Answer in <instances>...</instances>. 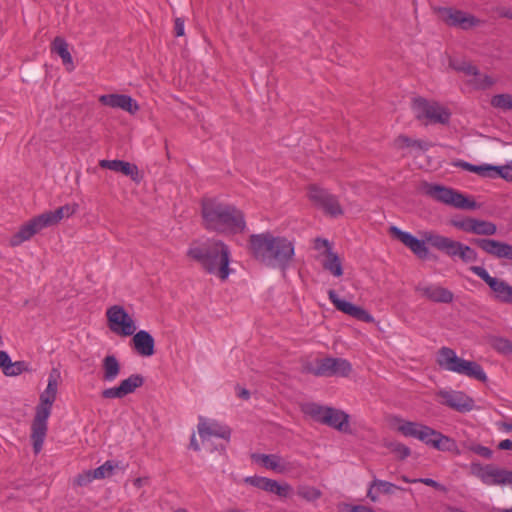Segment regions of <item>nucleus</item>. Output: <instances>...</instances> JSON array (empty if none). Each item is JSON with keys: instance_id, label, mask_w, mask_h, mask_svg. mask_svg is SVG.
<instances>
[{"instance_id": "5fc2aeb1", "label": "nucleus", "mask_w": 512, "mask_h": 512, "mask_svg": "<svg viewBox=\"0 0 512 512\" xmlns=\"http://www.w3.org/2000/svg\"><path fill=\"white\" fill-rule=\"evenodd\" d=\"M415 481H418V483H423L427 486L433 487V488L441 490V491L446 490V488L443 485H441L440 483H438L437 481H435L431 478H418V479H415Z\"/></svg>"}, {"instance_id": "1a4fd4ad", "label": "nucleus", "mask_w": 512, "mask_h": 512, "mask_svg": "<svg viewBox=\"0 0 512 512\" xmlns=\"http://www.w3.org/2000/svg\"><path fill=\"white\" fill-rule=\"evenodd\" d=\"M427 194L433 199L455 208L472 210L477 207L475 201H471L462 193L445 186L431 185L427 189Z\"/></svg>"}, {"instance_id": "7c9ffc66", "label": "nucleus", "mask_w": 512, "mask_h": 512, "mask_svg": "<svg viewBox=\"0 0 512 512\" xmlns=\"http://www.w3.org/2000/svg\"><path fill=\"white\" fill-rule=\"evenodd\" d=\"M99 166L111 171L120 172L129 176L133 181H139V170L135 164L122 160H101Z\"/></svg>"}, {"instance_id": "aec40b11", "label": "nucleus", "mask_w": 512, "mask_h": 512, "mask_svg": "<svg viewBox=\"0 0 512 512\" xmlns=\"http://www.w3.org/2000/svg\"><path fill=\"white\" fill-rule=\"evenodd\" d=\"M424 238L435 249L444 252L451 258H456L460 254L461 242L449 237L442 236L433 231L424 232Z\"/></svg>"}, {"instance_id": "4be33fe9", "label": "nucleus", "mask_w": 512, "mask_h": 512, "mask_svg": "<svg viewBox=\"0 0 512 512\" xmlns=\"http://www.w3.org/2000/svg\"><path fill=\"white\" fill-rule=\"evenodd\" d=\"M51 413L47 410H36L35 417L31 426V439L33 442V450L38 454L43 447V443L47 434V421Z\"/></svg>"}, {"instance_id": "338daca9", "label": "nucleus", "mask_w": 512, "mask_h": 512, "mask_svg": "<svg viewBox=\"0 0 512 512\" xmlns=\"http://www.w3.org/2000/svg\"><path fill=\"white\" fill-rule=\"evenodd\" d=\"M447 512H466V511H464L463 509L458 508V507L449 506V507H447Z\"/></svg>"}, {"instance_id": "f257e3e1", "label": "nucleus", "mask_w": 512, "mask_h": 512, "mask_svg": "<svg viewBox=\"0 0 512 512\" xmlns=\"http://www.w3.org/2000/svg\"><path fill=\"white\" fill-rule=\"evenodd\" d=\"M249 243L254 257L268 266L285 269L295 253L292 241L269 232L251 235Z\"/></svg>"}, {"instance_id": "b1692460", "label": "nucleus", "mask_w": 512, "mask_h": 512, "mask_svg": "<svg viewBox=\"0 0 512 512\" xmlns=\"http://www.w3.org/2000/svg\"><path fill=\"white\" fill-rule=\"evenodd\" d=\"M99 102L111 108L122 109L129 114L134 115L139 110L138 103L129 95L125 94H105L99 97Z\"/></svg>"}, {"instance_id": "e2e57ef3", "label": "nucleus", "mask_w": 512, "mask_h": 512, "mask_svg": "<svg viewBox=\"0 0 512 512\" xmlns=\"http://www.w3.org/2000/svg\"><path fill=\"white\" fill-rule=\"evenodd\" d=\"M147 478H136L134 481H133V484L135 487L137 488H141L144 484L147 483Z\"/></svg>"}, {"instance_id": "a878e982", "label": "nucleus", "mask_w": 512, "mask_h": 512, "mask_svg": "<svg viewBox=\"0 0 512 512\" xmlns=\"http://www.w3.org/2000/svg\"><path fill=\"white\" fill-rule=\"evenodd\" d=\"M325 247L326 259L322 262L323 268L329 271L333 276L340 277L343 275L342 263L336 253L332 251V248L326 239H317L315 243L316 249Z\"/></svg>"}, {"instance_id": "052dcab7", "label": "nucleus", "mask_w": 512, "mask_h": 512, "mask_svg": "<svg viewBox=\"0 0 512 512\" xmlns=\"http://www.w3.org/2000/svg\"><path fill=\"white\" fill-rule=\"evenodd\" d=\"M237 395L238 397L247 400L250 397V392L245 388H239Z\"/></svg>"}, {"instance_id": "cd10ccee", "label": "nucleus", "mask_w": 512, "mask_h": 512, "mask_svg": "<svg viewBox=\"0 0 512 512\" xmlns=\"http://www.w3.org/2000/svg\"><path fill=\"white\" fill-rule=\"evenodd\" d=\"M59 373L57 370H53L48 378V384L44 392L40 395V403L36 407V410H47L51 413L52 405L56 399L57 388H58Z\"/></svg>"}, {"instance_id": "f8f14e48", "label": "nucleus", "mask_w": 512, "mask_h": 512, "mask_svg": "<svg viewBox=\"0 0 512 512\" xmlns=\"http://www.w3.org/2000/svg\"><path fill=\"white\" fill-rule=\"evenodd\" d=\"M508 471L492 464L473 462L470 465L471 474L487 486H506Z\"/></svg>"}, {"instance_id": "6e6d98bb", "label": "nucleus", "mask_w": 512, "mask_h": 512, "mask_svg": "<svg viewBox=\"0 0 512 512\" xmlns=\"http://www.w3.org/2000/svg\"><path fill=\"white\" fill-rule=\"evenodd\" d=\"M11 362L12 361L8 353L6 351H0V368L2 369L3 373H5Z\"/></svg>"}, {"instance_id": "ddd939ff", "label": "nucleus", "mask_w": 512, "mask_h": 512, "mask_svg": "<svg viewBox=\"0 0 512 512\" xmlns=\"http://www.w3.org/2000/svg\"><path fill=\"white\" fill-rule=\"evenodd\" d=\"M308 197L315 206L321 208L330 216L337 217L343 214V209L337 197L325 189L312 185L309 187Z\"/></svg>"}, {"instance_id": "72a5a7b5", "label": "nucleus", "mask_w": 512, "mask_h": 512, "mask_svg": "<svg viewBox=\"0 0 512 512\" xmlns=\"http://www.w3.org/2000/svg\"><path fill=\"white\" fill-rule=\"evenodd\" d=\"M102 380L104 382H113L117 379L121 371L119 360L114 355H106L102 360Z\"/></svg>"}, {"instance_id": "6e6552de", "label": "nucleus", "mask_w": 512, "mask_h": 512, "mask_svg": "<svg viewBox=\"0 0 512 512\" xmlns=\"http://www.w3.org/2000/svg\"><path fill=\"white\" fill-rule=\"evenodd\" d=\"M106 317L109 329L121 337L132 336L137 329L132 316L120 305L109 307Z\"/></svg>"}, {"instance_id": "680f3d73", "label": "nucleus", "mask_w": 512, "mask_h": 512, "mask_svg": "<svg viewBox=\"0 0 512 512\" xmlns=\"http://www.w3.org/2000/svg\"><path fill=\"white\" fill-rule=\"evenodd\" d=\"M455 166L462 168L463 170L469 171L471 163L463 161V160H459L458 162L455 163Z\"/></svg>"}, {"instance_id": "2f4dec72", "label": "nucleus", "mask_w": 512, "mask_h": 512, "mask_svg": "<svg viewBox=\"0 0 512 512\" xmlns=\"http://www.w3.org/2000/svg\"><path fill=\"white\" fill-rule=\"evenodd\" d=\"M251 458L254 462L277 473H285L288 470V466L285 461L277 454L255 453L252 454Z\"/></svg>"}, {"instance_id": "ea45409f", "label": "nucleus", "mask_w": 512, "mask_h": 512, "mask_svg": "<svg viewBox=\"0 0 512 512\" xmlns=\"http://www.w3.org/2000/svg\"><path fill=\"white\" fill-rule=\"evenodd\" d=\"M495 80L487 74H482L477 71V75H474L470 80L469 84L477 90H485L494 85Z\"/></svg>"}, {"instance_id": "7ed1b4c3", "label": "nucleus", "mask_w": 512, "mask_h": 512, "mask_svg": "<svg viewBox=\"0 0 512 512\" xmlns=\"http://www.w3.org/2000/svg\"><path fill=\"white\" fill-rule=\"evenodd\" d=\"M187 256L200 263L208 273L225 281L233 270L229 267L230 250L222 241L209 240L201 244H192Z\"/></svg>"}, {"instance_id": "a19ab883", "label": "nucleus", "mask_w": 512, "mask_h": 512, "mask_svg": "<svg viewBox=\"0 0 512 512\" xmlns=\"http://www.w3.org/2000/svg\"><path fill=\"white\" fill-rule=\"evenodd\" d=\"M491 105L504 112L512 110V94H497L491 98Z\"/></svg>"}, {"instance_id": "f3484780", "label": "nucleus", "mask_w": 512, "mask_h": 512, "mask_svg": "<svg viewBox=\"0 0 512 512\" xmlns=\"http://www.w3.org/2000/svg\"><path fill=\"white\" fill-rule=\"evenodd\" d=\"M245 482L259 488L263 491L276 494L279 497L287 498L292 493V486L286 482L279 483L276 480L261 477V476H250L245 479Z\"/></svg>"}, {"instance_id": "5701e85b", "label": "nucleus", "mask_w": 512, "mask_h": 512, "mask_svg": "<svg viewBox=\"0 0 512 512\" xmlns=\"http://www.w3.org/2000/svg\"><path fill=\"white\" fill-rule=\"evenodd\" d=\"M47 228L40 215L30 219L28 222L23 224L19 230L11 236L9 244L12 247L20 246L22 243L30 240L38 232Z\"/></svg>"}, {"instance_id": "58836bf2", "label": "nucleus", "mask_w": 512, "mask_h": 512, "mask_svg": "<svg viewBox=\"0 0 512 512\" xmlns=\"http://www.w3.org/2000/svg\"><path fill=\"white\" fill-rule=\"evenodd\" d=\"M296 494L308 503L314 504L322 497V491L314 486L302 484L297 487Z\"/></svg>"}, {"instance_id": "8fccbe9b", "label": "nucleus", "mask_w": 512, "mask_h": 512, "mask_svg": "<svg viewBox=\"0 0 512 512\" xmlns=\"http://www.w3.org/2000/svg\"><path fill=\"white\" fill-rule=\"evenodd\" d=\"M94 472L93 470H86L82 473L78 474L77 477L74 480V483L78 486H87L90 484L93 480H96V478L93 476Z\"/></svg>"}, {"instance_id": "c756f323", "label": "nucleus", "mask_w": 512, "mask_h": 512, "mask_svg": "<svg viewBox=\"0 0 512 512\" xmlns=\"http://www.w3.org/2000/svg\"><path fill=\"white\" fill-rule=\"evenodd\" d=\"M77 210L78 204L72 203L61 206L57 208L55 211H46L40 214V216L44 222V225H46V227H50L58 224L64 218H69L70 216L75 214Z\"/></svg>"}, {"instance_id": "4d7b16f0", "label": "nucleus", "mask_w": 512, "mask_h": 512, "mask_svg": "<svg viewBox=\"0 0 512 512\" xmlns=\"http://www.w3.org/2000/svg\"><path fill=\"white\" fill-rule=\"evenodd\" d=\"M175 36L180 37L184 35V21L181 18H176L174 23Z\"/></svg>"}, {"instance_id": "412c9836", "label": "nucleus", "mask_w": 512, "mask_h": 512, "mask_svg": "<svg viewBox=\"0 0 512 512\" xmlns=\"http://www.w3.org/2000/svg\"><path fill=\"white\" fill-rule=\"evenodd\" d=\"M473 244L495 258L512 260L511 244L490 238H476Z\"/></svg>"}, {"instance_id": "37998d69", "label": "nucleus", "mask_w": 512, "mask_h": 512, "mask_svg": "<svg viewBox=\"0 0 512 512\" xmlns=\"http://www.w3.org/2000/svg\"><path fill=\"white\" fill-rule=\"evenodd\" d=\"M450 66L454 70H456L458 72H462L465 75L470 76L471 78L474 75H477L478 68L475 65H473L471 62H468L465 60H461V61L451 60Z\"/></svg>"}, {"instance_id": "774afa93", "label": "nucleus", "mask_w": 512, "mask_h": 512, "mask_svg": "<svg viewBox=\"0 0 512 512\" xmlns=\"http://www.w3.org/2000/svg\"><path fill=\"white\" fill-rule=\"evenodd\" d=\"M506 485L512 487V471H508Z\"/></svg>"}, {"instance_id": "603ef678", "label": "nucleus", "mask_w": 512, "mask_h": 512, "mask_svg": "<svg viewBox=\"0 0 512 512\" xmlns=\"http://www.w3.org/2000/svg\"><path fill=\"white\" fill-rule=\"evenodd\" d=\"M467 448L485 459H490L493 455V452L490 448L480 444L472 443Z\"/></svg>"}, {"instance_id": "a18cd8bd", "label": "nucleus", "mask_w": 512, "mask_h": 512, "mask_svg": "<svg viewBox=\"0 0 512 512\" xmlns=\"http://www.w3.org/2000/svg\"><path fill=\"white\" fill-rule=\"evenodd\" d=\"M493 170H496L494 165L483 164L474 165L471 164L469 172L476 173L482 177L494 178Z\"/></svg>"}, {"instance_id": "de8ad7c7", "label": "nucleus", "mask_w": 512, "mask_h": 512, "mask_svg": "<svg viewBox=\"0 0 512 512\" xmlns=\"http://www.w3.org/2000/svg\"><path fill=\"white\" fill-rule=\"evenodd\" d=\"M371 487H378L382 493L384 494H391L393 493L394 489L403 490V488L396 486L395 484L385 481V480H379L374 479L371 482Z\"/></svg>"}, {"instance_id": "0e129e2a", "label": "nucleus", "mask_w": 512, "mask_h": 512, "mask_svg": "<svg viewBox=\"0 0 512 512\" xmlns=\"http://www.w3.org/2000/svg\"><path fill=\"white\" fill-rule=\"evenodd\" d=\"M373 488L374 487H371V484H370L368 492H367V497L370 498L371 501L376 502L378 500V496L373 493Z\"/></svg>"}, {"instance_id": "49530a36", "label": "nucleus", "mask_w": 512, "mask_h": 512, "mask_svg": "<svg viewBox=\"0 0 512 512\" xmlns=\"http://www.w3.org/2000/svg\"><path fill=\"white\" fill-rule=\"evenodd\" d=\"M388 448L390 449L391 452L395 453L397 457L401 460L409 457L411 454L410 448L400 442H392L388 445Z\"/></svg>"}, {"instance_id": "473e14b6", "label": "nucleus", "mask_w": 512, "mask_h": 512, "mask_svg": "<svg viewBox=\"0 0 512 512\" xmlns=\"http://www.w3.org/2000/svg\"><path fill=\"white\" fill-rule=\"evenodd\" d=\"M348 422V414H346L343 411L329 407L322 423L330 427H333L339 431H347Z\"/></svg>"}, {"instance_id": "a211bd4d", "label": "nucleus", "mask_w": 512, "mask_h": 512, "mask_svg": "<svg viewBox=\"0 0 512 512\" xmlns=\"http://www.w3.org/2000/svg\"><path fill=\"white\" fill-rule=\"evenodd\" d=\"M452 224L464 232L476 235L492 236L497 232V226L493 222L476 218L468 217L462 220H454Z\"/></svg>"}, {"instance_id": "bf43d9fd", "label": "nucleus", "mask_w": 512, "mask_h": 512, "mask_svg": "<svg viewBox=\"0 0 512 512\" xmlns=\"http://www.w3.org/2000/svg\"><path fill=\"white\" fill-rule=\"evenodd\" d=\"M498 448L500 450H512V440L510 439H504L499 442Z\"/></svg>"}, {"instance_id": "f704fd0d", "label": "nucleus", "mask_w": 512, "mask_h": 512, "mask_svg": "<svg viewBox=\"0 0 512 512\" xmlns=\"http://www.w3.org/2000/svg\"><path fill=\"white\" fill-rule=\"evenodd\" d=\"M394 145L398 149L413 148L419 151H427L431 147V143L425 140L412 139L405 135L397 137L394 141Z\"/></svg>"}, {"instance_id": "9d476101", "label": "nucleus", "mask_w": 512, "mask_h": 512, "mask_svg": "<svg viewBox=\"0 0 512 512\" xmlns=\"http://www.w3.org/2000/svg\"><path fill=\"white\" fill-rule=\"evenodd\" d=\"M470 271L489 286L497 301L512 304V286L506 281L492 277L482 266H471Z\"/></svg>"}, {"instance_id": "2eb2a0df", "label": "nucleus", "mask_w": 512, "mask_h": 512, "mask_svg": "<svg viewBox=\"0 0 512 512\" xmlns=\"http://www.w3.org/2000/svg\"><path fill=\"white\" fill-rule=\"evenodd\" d=\"M328 298L335 308L342 313L365 323L374 322V317L367 310L341 299L334 290L331 289L328 291Z\"/></svg>"}, {"instance_id": "4c0bfd02", "label": "nucleus", "mask_w": 512, "mask_h": 512, "mask_svg": "<svg viewBox=\"0 0 512 512\" xmlns=\"http://www.w3.org/2000/svg\"><path fill=\"white\" fill-rule=\"evenodd\" d=\"M490 346L499 354L504 356L512 355V341L502 336H491Z\"/></svg>"}, {"instance_id": "9b49d317", "label": "nucleus", "mask_w": 512, "mask_h": 512, "mask_svg": "<svg viewBox=\"0 0 512 512\" xmlns=\"http://www.w3.org/2000/svg\"><path fill=\"white\" fill-rule=\"evenodd\" d=\"M435 12L448 26L468 30L480 24V20L472 14L453 7H438Z\"/></svg>"}, {"instance_id": "dca6fc26", "label": "nucleus", "mask_w": 512, "mask_h": 512, "mask_svg": "<svg viewBox=\"0 0 512 512\" xmlns=\"http://www.w3.org/2000/svg\"><path fill=\"white\" fill-rule=\"evenodd\" d=\"M144 384V378L140 374H131L128 378L120 381L119 385L104 389L101 396L104 399H121L136 391Z\"/></svg>"}, {"instance_id": "6ab92c4d", "label": "nucleus", "mask_w": 512, "mask_h": 512, "mask_svg": "<svg viewBox=\"0 0 512 512\" xmlns=\"http://www.w3.org/2000/svg\"><path fill=\"white\" fill-rule=\"evenodd\" d=\"M391 233L400 240L407 248H409L418 258L427 259L429 250L426 246L428 243L425 238L418 239L409 232L402 231L396 226L390 228ZM424 237V233L422 234Z\"/></svg>"}, {"instance_id": "69168bd1", "label": "nucleus", "mask_w": 512, "mask_h": 512, "mask_svg": "<svg viewBox=\"0 0 512 512\" xmlns=\"http://www.w3.org/2000/svg\"><path fill=\"white\" fill-rule=\"evenodd\" d=\"M190 446L195 450V451H199L200 450V447L196 441V438H195V435H192L191 437V441H190Z\"/></svg>"}, {"instance_id": "20e7f679", "label": "nucleus", "mask_w": 512, "mask_h": 512, "mask_svg": "<svg viewBox=\"0 0 512 512\" xmlns=\"http://www.w3.org/2000/svg\"><path fill=\"white\" fill-rule=\"evenodd\" d=\"M395 429L405 437L415 438L442 452L459 455L461 452L456 441L425 424L395 418Z\"/></svg>"}, {"instance_id": "c9c22d12", "label": "nucleus", "mask_w": 512, "mask_h": 512, "mask_svg": "<svg viewBox=\"0 0 512 512\" xmlns=\"http://www.w3.org/2000/svg\"><path fill=\"white\" fill-rule=\"evenodd\" d=\"M51 50L61 57L64 65L70 66V68H68L69 70L74 68L73 59L68 50V44L63 38L56 37L52 42Z\"/></svg>"}, {"instance_id": "13d9d810", "label": "nucleus", "mask_w": 512, "mask_h": 512, "mask_svg": "<svg viewBox=\"0 0 512 512\" xmlns=\"http://www.w3.org/2000/svg\"><path fill=\"white\" fill-rule=\"evenodd\" d=\"M350 512H374L372 508L363 505H354L350 507Z\"/></svg>"}, {"instance_id": "393cba45", "label": "nucleus", "mask_w": 512, "mask_h": 512, "mask_svg": "<svg viewBox=\"0 0 512 512\" xmlns=\"http://www.w3.org/2000/svg\"><path fill=\"white\" fill-rule=\"evenodd\" d=\"M198 433L203 441L208 440L211 437L229 439L231 435V431L227 426L222 425L217 421L206 420L203 418H200Z\"/></svg>"}, {"instance_id": "39448f33", "label": "nucleus", "mask_w": 512, "mask_h": 512, "mask_svg": "<svg viewBox=\"0 0 512 512\" xmlns=\"http://www.w3.org/2000/svg\"><path fill=\"white\" fill-rule=\"evenodd\" d=\"M437 364L444 370L464 375L480 382L487 381V375L481 365L474 361L458 357L456 352L451 348L442 347L439 349Z\"/></svg>"}, {"instance_id": "79ce46f5", "label": "nucleus", "mask_w": 512, "mask_h": 512, "mask_svg": "<svg viewBox=\"0 0 512 512\" xmlns=\"http://www.w3.org/2000/svg\"><path fill=\"white\" fill-rule=\"evenodd\" d=\"M450 66L454 70H456L458 72H462L465 75L470 76L471 78L474 75H477L478 68L475 65H473L471 62H468L465 60H461V61L451 60Z\"/></svg>"}, {"instance_id": "c85d7f7f", "label": "nucleus", "mask_w": 512, "mask_h": 512, "mask_svg": "<svg viewBox=\"0 0 512 512\" xmlns=\"http://www.w3.org/2000/svg\"><path fill=\"white\" fill-rule=\"evenodd\" d=\"M132 336V346L138 355L150 357L155 353V341L149 332L145 330L135 331Z\"/></svg>"}, {"instance_id": "864d4df0", "label": "nucleus", "mask_w": 512, "mask_h": 512, "mask_svg": "<svg viewBox=\"0 0 512 512\" xmlns=\"http://www.w3.org/2000/svg\"><path fill=\"white\" fill-rule=\"evenodd\" d=\"M496 170H493L494 178L501 177L502 179L512 182V166H495Z\"/></svg>"}, {"instance_id": "f03ea898", "label": "nucleus", "mask_w": 512, "mask_h": 512, "mask_svg": "<svg viewBox=\"0 0 512 512\" xmlns=\"http://www.w3.org/2000/svg\"><path fill=\"white\" fill-rule=\"evenodd\" d=\"M202 217L206 229L224 234L244 232L246 222L241 210L233 205L215 200H205L202 203Z\"/></svg>"}, {"instance_id": "423d86ee", "label": "nucleus", "mask_w": 512, "mask_h": 512, "mask_svg": "<svg viewBox=\"0 0 512 512\" xmlns=\"http://www.w3.org/2000/svg\"><path fill=\"white\" fill-rule=\"evenodd\" d=\"M305 370L320 377H346L351 372L352 366L346 359L326 357L316 360L315 364H307Z\"/></svg>"}, {"instance_id": "0eeeda50", "label": "nucleus", "mask_w": 512, "mask_h": 512, "mask_svg": "<svg viewBox=\"0 0 512 512\" xmlns=\"http://www.w3.org/2000/svg\"><path fill=\"white\" fill-rule=\"evenodd\" d=\"M414 115L419 120H425L429 123H447L450 113L446 108L434 101H428L424 98H416L412 103Z\"/></svg>"}, {"instance_id": "e433bc0d", "label": "nucleus", "mask_w": 512, "mask_h": 512, "mask_svg": "<svg viewBox=\"0 0 512 512\" xmlns=\"http://www.w3.org/2000/svg\"><path fill=\"white\" fill-rule=\"evenodd\" d=\"M329 407L322 406L314 402H308L301 405V410L305 415L310 416L318 422H323L325 414Z\"/></svg>"}, {"instance_id": "09e8293b", "label": "nucleus", "mask_w": 512, "mask_h": 512, "mask_svg": "<svg viewBox=\"0 0 512 512\" xmlns=\"http://www.w3.org/2000/svg\"><path fill=\"white\" fill-rule=\"evenodd\" d=\"M458 256L465 263L475 262L477 260V253L470 246L461 244V250Z\"/></svg>"}, {"instance_id": "c03bdc74", "label": "nucleus", "mask_w": 512, "mask_h": 512, "mask_svg": "<svg viewBox=\"0 0 512 512\" xmlns=\"http://www.w3.org/2000/svg\"><path fill=\"white\" fill-rule=\"evenodd\" d=\"M116 468H118V463L108 460L103 465L93 469V476L96 478V480L105 479L110 477Z\"/></svg>"}, {"instance_id": "bb28decb", "label": "nucleus", "mask_w": 512, "mask_h": 512, "mask_svg": "<svg viewBox=\"0 0 512 512\" xmlns=\"http://www.w3.org/2000/svg\"><path fill=\"white\" fill-rule=\"evenodd\" d=\"M416 291L427 299L437 303H451L454 298L450 290L435 284L418 285Z\"/></svg>"}, {"instance_id": "4468645a", "label": "nucleus", "mask_w": 512, "mask_h": 512, "mask_svg": "<svg viewBox=\"0 0 512 512\" xmlns=\"http://www.w3.org/2000/svg\"><path fill=\"white\" fill-rule=\"evenodd\" d=\"M437 396L441 404L460 413L470 412L475 407L474 400L463 391L440 390Z\"/></svg>"}, {"instance_id": "3c124183", "label": "nucleus", "mask_w": 512, "mask_h": 512, "mask_svg": "<svg viewBox=\"0 0 512 512\" xmlns=\"http://www.w3.org/2000/svg\"><path fill=\"white\" fill-rule=\"evenodd\" d=\"M27 369L24 361L11 362L10 366L5 371L6 376H18Z\"/></svg>"}]
</instances>
